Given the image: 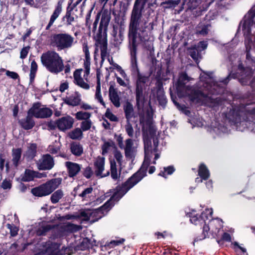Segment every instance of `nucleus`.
<instances>
[{
	"label": "nucleus",
	"instance_id": "nucleus-1",
	"mask_svg": "<svg viewBox=\"0 0 255 255\" xmlns=\"http://www.w3.org/2000/svg\"><path fill=\"white\" fill-rule=\"evenodd\" d=\"M143 0H135L131 11L128 27L131 60L134 75L136 103H143V75L140 72L136 59V47L142 43L143 24L142 21Z\"/></svg>",
	"mask_w": 255,
	"mask_h": 255
},
{
	"label": "nucleus",
	"instance_id": "nucleus-2",
	"mask_svg": "<svg viewBox=\"0 0 255 255\" xmlns=\"http://www.w3.org/2000/svg\"><path fill=\"white\" fill-rule=\"evenodd\" d=\"M143 168V161L141 165L139 171L133 174L121 186H117L116 192L103 205L90 212L91 218H95V219H91V222H95L102 218L114 206V202L119 201L131 188L143 178V174L140 172Z\"/></svg>",
	"mask_w": 255,
	"mask_h": 255
},
{
	"label": "nucleus",
	"instance_id": "nucleus-3",
	"mask_svg": "<svg viewBox=\"0 0 255 255\" xmlns=\"http://www.w3.org/2000/svg\"><path fill=\"white\" fill-rule=\"evenodd\" d=\"M147 96L144 92V146H145L146 144L148 145L149 140L151 145L150 140L152 139L153 145L156 148L158 145V140L157 138L155 137L157 129L153 119L155 109L151 105V95L147 103L145 100V97Z\"/></svg>",
	"mask_w": 255,
	"mask_h": 255
},
{
	"label": "nucleus",
	"instance_id": "nucleus-4",
	"mask_svg": "<svg viewBox=\"0 0 255 255\" xmlns=\"http://www.w3.org/2000/svg\"><path fill=\"white\" fill-rule=\"evenodd\" d=\"M212 209H206L200 215L201 225H203L202 233L194 239L195 242L202 241L206 238H216L217 237V234L221 231L220 223L214 221L211 222V228L206 223V221L209 219V216H212Z\"/></svg>",
	"mask_w": 255,
	"mask_h": 255
},
{
	"label": "nucleus",
	"instance_id": "nucleus-5",
	"mask_svg": "<svg viewBox=\"0 0 255 255\" xmlns=\"http://www.w3.org/2000/svg\"><path fill=\"white\" fill-rule=\"evenodd\" d=\"M40 60L42 65L51 73L57 74L64 69L61 57L55 51L49 50L43 53Z\"/></svg>",
	"mask_w": 255,
	"mask_h": 255
},
{
	"label": "nucleus",
	"instance_id": "nucleus-6",
	"mask_svg": "<svg viewBox=\"0 0 255 255\" xmlns=\"http://www.w3.org/2000/svg\"><path fill=\"white\" fill-rule=\"evenodd\" d=\"M110 20V14L107 13L102 14L97 34V42L100 45L102 62H103L106 57H110L109 53L107 51V30Z\"/></svg>",
	"mask_w": 255,
	"mask_h": 255
},
{
	"label": "nucleus",
	"instance_id": "nucleus-7",
	"mask_svg": "<svg viewBox=\"0 0 255 255\" xmlns=\"http://www.w3.org/2000/svg\"><path fill=\"white\" fill-rule=\"evenodd\" d=\"M74 43V37L67 33L53 34L50 38V45L58 51L68 49Z\"/></svg>",
	"mask_w": 255,
	"mask_h": 255
},
{
	"label": "nucleus",
	"instance_id": "nucleus-8",
	"mask_svg": "<svg viewBox=\"0 0 255 255\" xmlns=\"http://www.w3.org/2000/svg\"><path fill=\"white\" fill-rule=\"evenodd\" d=\"M61 178H55L47 181L31 189V193L35 196L43 197L50 195L58 188L62 182Z\"/></svg>",
	"mask_w": 255,
	"mask_h": 255
},
{
	"label": "nucleus",
	"instance_id": "nucleus-9",
	"mask_svg": "<svg viewBox=\"0 0 255 255\" xmlns=\"http://www.w3.org/2000/svg\"><path fill=\"white\" fill-rule=\"evenodd\" d=\"M253 71L250 67H244L242 64L238 66L239 79L240 82L243 85L255 86V76L251 80L253 75Z\"/></svg>",
	"mask_w": 255,
	"mask_h": 255
},
{
	"label": "nucleus",
	"instance_id": "nucleus-10",
	"mask_svg": "<svg viewBox=\"0 0 255 255\" xmlns=\"http://www.w3.org/2000/svg\"><path fill=\"white\" fill-rule=\"evenodd\" d=\"M30 112L32 113L34 117L38 119H45L50 117L53 111L47 107H41L39 102L34 103L30 109Z\"/></svg>",
	"mask_w": 255,
	"mask_h": 255
},
{
	"label": "nucleus",
	"instance_id": "nucleus-11",
	"mask_svg": "<svg viewBox=\"0 0 255 255\" xmlns=\"http://www.w3.org/2000/svg\"><path fill=\"white\" fill-rule=\"evenodd\" d=\"M54 164V159L49 154L43 155L36 162L38 169L41 170H51Z\"/></svg>",
	"mask_w": 255,
	"mask_h": 255
},
{
	"label": "nucleus",
	"instance_id": "nucleus-12",
	"mask_svg": "<svg viewBox=\"0 0 255 255\" xmlns=\"http://www.w3.org/2000/svg\"><path fill=\"white\" fill-rule=\"evenodd\" d=\"M74 119L70 116L62 117L56 121L57 127L62 131L70 129L73 125Z\"/></svg>",
	"mask_w": 255,
	"mask_h": 255
},
{
	"label": "nucleus",
	"instance_id": "nucleus-13",
	"mask_svg": "<svg viewBox=\"0 0 255 255\" xmlns=\"http://www.w3.org/2000/svg\"><path fill=\"white\" fill-rule=\"evenodd\" d=\"M105 162V158L101 156H98L94 162L95 174L96 176L104 177L109 175V171H108L106 174L102 175V173L104 170Z\"/></svg>",
	"mask_w": 255,
	"mask_h": 255
},
{
	"label": "nucleus",
	"instance_id": "nucleus-14",
	"mask_svg": "<svg viewBox=\"0 0 255 255\" xmlns=\"http://www.w3.org/2000/svg\"><path fill=\"white\" fill-rule=\"evenodd\" d=\"M63 2V0H58L57 5L55 7L54 10L53 11L52 14L50 16L49 22L45 28V29L46 30H48L50 29V27L53 25L55 21L59 16L60 14L62 12Z\"/></svg>",
	"mask_w": 255,
	"mask_h": 255
},
{
	"label": "nucleus",
	"instance_id": "nucleus-15",
	"mask_svg": "<svg viewBox=\"0 0 255 255\" xmlns=\"http://www.w3.org/2000/svg\"><path fill=\"white\" fill-rule=\"evenodd\" d=\"M145 47H146L148 51H149V56L148 58L150 60V61L152 64V66L150 68L151 71H155L156 69L157 63L158 62V61L156 59L154 55L152 42L149 41L146 42L144 40V48Z\"/></svg>",
	"mask_w": 255,
	"mask_h": 255
},
{
	"label": "nucleus",
	"instance_id": "nucleus-16",
	"mask_svg": "<svg viewBox=\"0 0 255 255\" xmlns=\"http://www.w3.org/2000/svg\"><path fill=\"white\" fill-rule=\"evenodd\" d=\"M65 165L67 168L68 176L70 178L77 176L81 169V165L71 161H66Z\"/></svg>",
	"mask_w": 255,
	"mask_h": 255
},
{
	"label": "nucleus",
	"instance_id": "nucleus-17",
	"mask_svg": "<svg viewBox=\"0 0 255 255\" xmlns=\"http://www.w3.org/2000/svg\"><path fill=\"white\" fill-rule=\"evenodd\" d=\"M188 97L191 102L198 104L201 102L202 98L207 97V94L201 90L194 89L191 90Z\"/></svg>",
	"mask_w": 255,
	"mask_h": 255
},
{
	"label": "nucleus",
	"instance_id": "nucleus-18",
	"mask_svg": "<svg viewBox=\"0 0 255 255\" xmlns=\"http://www.w3.org/2000/svg\"><path fill=\"white\" fill-rule=\"evenodd\" d=\"M109 96L111 102L116 108H119L121 106L120 97L117 89L113 85H111L109 89Z\"/></svg>",
	"mask_w": 255,
	"mask_h": 255
},
{
	"label": "nucleus",
	"instance_id": "nucleus-19",
	"mask_svg": "<svg viewBox=\"0 0 255 255\" xmlns=\"http://www.w3.org/2000/svg\"><path fill=\"white\" fill-rule=\"evenodd\" d=\"M34 116L32 113L30 112V109L27 112V115L24 119L19 121L21 127L25 130L30 129L35 126V122L33 120Z\"/></svg>",
	"mask_w": 255,
	"mask_h": 255
},
{
	"label": "nucleus",
	"instance_id": "nucleus-20",
	"mask_svg": "<svg viewBox=\"0 0 255 255\" xmlns=\"http://www.w3.org/2000/svg\"><path fill=\"white\" fill-rule=\"evenodd\" d=\"M42 177V174L38 172L30 169H26L21 180L24 182H29L34 180L35 178H40Z\"/></svg>",
	"mask_w": 255,
	"mask_h": 255
},
{
	"label": "nucleus",
	"instance_id": "nucleus-21",
	"mask_svg": "<svg viewBox=\"0 0 255 255\" xmlns=\"http://www.w3.org/2000/svg\"><path fill=\"white\" fill-rule=\"evenodd\" d=\"M22 154L20 148H13L12 150V162L14 167H17L20 163Z\"/></svg>",
	"mask_w": 255,
	"mask_h": 255
},
{
	"label": "nucleus",
	"instance_id": "nucleus-22",
	"mask_svg": "<svg viewBox=\"0 0 255 255\" xmlns=\"http://www.w3.org/2000/svg\"><path fill=\"white\" fill-rule=\"evenodd\" d=\"M198 174L204 180H207L210 177V173L209 170L204 163H202L199 165Z\"/></svg>",
	"mask_w": 255,
	"mask_h": 255
},
{
	"label": "nucleus",
	"instance_id": "nucleus-23",
	"mask_svg": "<svg viewBox=\"0 0 255 255\" xmlns=\"http://www.w3.org/2000/svg\"><path fill=\"white\" fill-rule=\"evenodd\" d=\"M81 100L80 96L76 93L75 95L66 97L64 100V102L68 105L75 107L80 104Z\"/></svg>",
	"mask_w": 255,
	"mask_h": 255
},
{
	"label": "nucleus",
	"instance_id": "nucleus-24",
	"mask_svg": "<svg viewBox=\"0 0 255 255\" xmlns=\"http://www.w3.org/2000/svg\"><path fill=\"white\" fill-rule=\"evenodd\" d=\"M74 83L80 87L86 90L90 88L89 84L86 83L83 79L81 77L80 73L77 70L75 71L74 73Z\"/></svg>",
	"mask_w": 255,
	"mask_h": 255
},
{
	"label": "nucleus",
	"instance_id": "nucleus-25",
	"mask_svg": "<svg viewBox=\"0 0 255 255\" xmlns=\"http://www.w3.org/2000/svg\"><path fill=\"white\" fill-rule=\"evenodd\" d=\"M70 150L73 154L77 156H79L81 155L83 152V148L80 143L73 142L70 144Z\"/></svg>",
	"mask_w": 255,
	"mask_h": 255
},
{
	"label": "nucleus",
	"instance_id": "nucleus-26",
	"mask_svg": "<svg viewBox=\"0 0 255 255\" xmlns=\"http://www.w3.org/2000/svg\"><path fill=\"white\" fill-rule=\"evenodd\" d=\"M111 176L114 180H119L120 178L121 171L118 172L116 162L114 160H110Z\"/></svg>",
	"mask_w": 255,
	"mask_h": 255
},
{
	"label": "nucleus",
	"instance_id": "nucleus-27",
	"mask_svg": "<svg viewBox=\"0 0 255 255\" xmlns=\"http://www.w3.org/2000/svg\"><path fill=\"white\" fill-rule=\"evenodd\" d=\"M189 80V77L185 73L181 74L176 83L177 90L183 89L185 86V81Z\"/></svg>",
	"mask_w": 255,
	"mask_h": 255
},
{
	"label": "nucleus",
	"instance_id": "nucleus-28",
	"mask_svg": "<svg viewBox=\"0 0 255 255\" xmlns=\"http://www.w3.org/2000/svg\"><path fill=\"white\" fill-rule=\"evenodd\" d=\"M37 152V145L35 143H31L25 153V156L28 160H31L36 156Z\"/></svg>",
	"mask_w": 255,
	"mask_h": 255
},
{
	"label": "nucleus",
	"instance_id": "nucleus-29",
	"mask_svg": "<svg viewBox=\"0 0 255 255\" xmlns=\"http://www.w3.org/2000/svg\"><path fill=\"white\" fill-rule=\"evenodd\" d=\"M68 136L74 140H81L83 137L82 130L79 128H77L68 133Z\"/></svg>",
	"mask_w": 255,
	"mask_h": 255
},
{
	"label": "nucleus",
	"instance_id": "nucleus-30",
	"mask_svg": "<svg viewBox=\"0 0 255 255\" xmlns=\"http://www.w3.org/2000/svg\"><path fill=\"white\" fill-rule=\"evenodd\" d=\"M230 121L236 124L241 121L240 112L235 110L230 111L226 116Z\"/></svg>",
	"mask_w": 255,
	"mask_h": 255
},
{
	"label": "nucleus",
	"instance_id": "nucleus-31",
	"mask_svg": "<svg viewBox=\"0 0 255 255\" xmlns=\"http://www.w3.org/2000/svg\"><path fill=\"white\" fill-rule=\"evenodd\" d=\"M64 196L62 190L58 189L53 193L50 197V201L53 204L57 203Z\"/></svg>",
	"mask_w": 255,
	"mask_h": 255
},
{
	"label": "nucleus",
	"instance_id": "nucleus-32",
	"mask_svg": "<svg viewBox=\"0 0 255 255\" xmlns=\"http://www.w3.org/2000/svg\"><path fill=\"white\" fill-rule=\"evenodd\" d=\"M73 8L72 7L70 9L67 10L65 15L63 17L62 20L64 21L66 20L65 24L67 26H69L72 24V22L75 21V18L72 15V11Z\"/></svg>",
	"mask_w": 255,
	"mask_h": 255
},
{
	"label": "nucleus",
	"instance_id": "nucleus-33",
	"mask_svg": "<svg viewBox=\"0 0 255 255\" xmlns=\"http://www.w3.org/2000/svg\"><path fill=\"white\" fill-rule=\"evenodd\" d=\"M91 117V114L89 112L79 111L76 113L75 117L78 120L86 121L89 120Z\"/></svg>",
	"mask_w": 255,
	"mask_h": 255
},
{
	"label": "nucleus",
	"instance_id": "nucleus-34",
	"mask_svg": "<svg viewBox=\"0 0 255 255\" xmlns=\"http://www.w3.org/2000/svg\"><path fill=\"white\" fill-rule=\"evenodd\" d=\"M175 169L173 166H168L166 167H164V170L160 171L158 175L166 178V174L171 175L175 171Z\"/></svg>",
	"mask_w": 255,
	"mask_h": 255
},
{
	"label": "nucleus",
	"instance_id": "nucleus-35",
	"mask_svg": "<svg viewBox=\"0 0 255 255\" xmlns=\"http://www.w3.org/2000/svg\"><path fill=\"white\" fill-rule=\"evenodd\" d=\"M156 98L159 105L162 107H164L167 103V99L165 96L164 92L156 93Z\"/></svg>",
	"mask_w": 255,
	"mask_h": 255
},
{
	"label": "nucleus",
	"instance_id": "nucleus-36",
	"mask_svg": "<svg viewBox=\"0 0 255 255\" xmlns=\"http://www.w3.org/2000/svg\"><path fill=\"white\" fill-rule=\"evenodd\" d=\"M45 252L48 255L52 254L54 250L57 248V245L56 243L51 242H47L45 245Z\"/></svg>",
	"mask_w": 255,
	"mask_h": 255
},
{
	"label": "nucleus",
	"instance_id": "nucleus-37",
	"mask_svg": "<svg viewBox=\"0 0 255 255\" xmlns=\"http://www.w3.org/2000/svg\"><path fill=\"white\" fill-rule=\"evenodd\" d=\"M200 0H185V2L186 3L187 9L193 10L198 6Z\"/></svg>",
	"mask_w": 255,
	"mask_h": 255
},
{
	"label": "nucleus",
	"instance_id": "nucleus-38",
	"mask_svg": "<svg viewBox=\"0 0 255 255\" xmlns=\"http://www.w3.org/2000/svg\"><path fill=\"white\" fill-rule=\"evenodd\" d=\"M92 122L90 119L83 121L81 123L80 128L82 131H86L89 130L92 127Z\"/></svg>",
	"mask_w": 255,
	"mask_h": 255
},
{
	"label": "nucleus",
	"instance_id": "nucleus-39",
	"mask_svg": "<svg viewBox=\"0 0 255 255\" xmlns=\"http://www.w3.org/2000/svg\"><path fill=\"white\" fill-rule=\"evenodd\" d=\"M219 233V232L217 234V235ZM218 236L216 238L217 239V242L219 245H222L223 244L224 241H226L227 242H231V237L230 234L224 232L223 233L221 239H217Z\"/></svg>",
	"mask_w": 255,
	"mask_h": 255
},
{
	"label": "nucleus",
	"instance_id": "nucleus-40",
	"mask_svg": "<svg viewBox=\"0 0 255 255\" xmlns=\"http://www.w3.org/2000/svg\"><path fill=\"white\" fill-rule=\"evenodd\" d=\"M114 145L115 143L113 141H105L102 146V154L103 155L107 154L108 152L110 147L113 146Z\"/></svg>",
	"mask_w": 255,
	"mask_h": 255
},
{
	"label": "nucleus",
	"instance_id": "nucleus-41",
	"mask_svg": "<svg viewBox=\"0 0 255 255\" xmlns=\"http://www.w3.org/2000/svg\"><path fill=\"white\" fill-rule=\"evenodd\" d=\"M83 175L87 179H90L94 174V171L92 168L90 166H88L83 169L82 171Z\"/></svg>",
	"mask_w": 255,
	"mask_h": 255
},
{
	"label": "nucleus",
	"instance_id": "nucleus-42",
	"mask_svg": "<svg viewBox=\"0 0 255 255\" xmlns=\"http://www.w3.org/2000/svg\"><path fill=\"white\" fill-rule=\"evenodd\" d=\"M190 222L195 225H200L201 227L203 226V225H201V221H200V216L197 215H193L192 213H190L189 215Z\"/></svg>",
	"mask_w": 255,
	"mask_h": 255
},
{
	"label": "nucleus",
	"instance_id": "nucleus-43",
	"mask_svg": "<svg viewBox=\"0 0 255 255\" xmlns=\"http://www.w3.org/2000/svg\"><path fill=\"white\" fill-rule=\"evenodd\" d=\"M93 191V188L92 187H89L85 189L81 193L79 194V196L81 197L83 200L89 197L90 194H91Z\"/></svg>",
	"mask_w": 255,
	"mask_h": 255
},
{
	"label": "nucleus",
	"instance_id": "nucleus-44",
	"mask_svg": "<svg viewBox=\"0 0 255 255\" xmlns=\"http://www.w3.org/2000/svg\"><path fill=\"white\" fill-rule=\"evenodd\" d=\"M95 98L103 105L106 107V105L103 101L101 93V86H96V90L95 94Z\"/></svg>",
	"mask_w": 255,
	"mask_h": 255
},
{
	"label": "nucleus",
	"instance_id": "nucleus-45",
	"mask_svg": "<svg viewBox=\"0 0 255 255\" xmlns=\"http://www.w3.org/2000/svg\"><path fill=\"white\" fill-rule=\"evenodd\" d=\"M175 105L177 106V108L181 111L185 115L189 116L191 115V112L188 110V108L185 105H180L177 102L174 101Z\"/></svg>",
	"mask_w": 255,
	"mask_h": 255
},
{
	"label": "nucleus",
	"instance_id": "nucleus-46",
	"mask_svg": "<svg viewBox=\"0 0 255 255\" xmlns=\"http://www.w3.org/2000/svg\"><path fill=\"white\" fill-rule=\"evenodd\" d=\"M6 227L10 230V234L11 237H15L18 234L19 229L14 225L7 224Z\"/></svg>",
	"mask_w": 255,
	"mask_h": 255
},
{
	"label": "nucleus",
	"instance_id": "nucleus-47",
	"mask_svg": "<svg viewBox=\"0 0 255 255\" xmlns=\"http://www.w3.org/2000/svg\"><path fill=\"white\" fill-rule=\"evenodd\" d=\"M150 163V159L147 155L146 147L144 146V177L146 176V171Z\"/></svg>",
	"mask_w": 255,
	"mask_h": 255
},
{
	"label": "nucleus",
	"instance_id": "nucleus-48",
	"mask_svg": "<svg viewBox=\"0 0 255 255\" xmlns=\"http://www.w3.org/2000/svg\"><path fill=\"white\" fill-rule=\"evenodd\" d=\"M115 45H119L122 43L124 39L123 33L120 30L119 34H117L116 36H113Z\"/></svg>",
	"mask_w": 255,
	"mask_h": 255
},
{
	"label": "nucleus",
	"instance_id": "nucleus-49",
	"mask_svg": "<svg viewBox=\"0 0 255 255\" xmlns=\"http://www.w3.org/2000/svg\"><path fill=\"white\" fill-rule=\"evenodd\" d=\"M125 117L127 121H130L132 118H136L137 115L134 113L133 110H124Z\"/></svg>",
	"mask_w": 255,
	"mask_h": 255
},
{
	"label": "nucleus",
	"instance_id": "nucleus-50",
	"mask_svg": "<svg viewBox=\"0 0 255 255\" xmlns=\"http://www.w3.org/2000/svg\"><path fill=\"white\" fill-rule=\"evenodd\" d=\"M207 94V97L204 98L206 99V101L213 105H218L219 103L220 99L218 98H213L212 96H209V94Z\"/></svg>",
	"mask_w": 255,
	"mask_h": 255
},
{
	"label": "nucleus",
	"instance_id": "nucleus-51",
	"mask_svg": "<svg viewBox=\"0 0 255 255\" xmlns=\"http://www.w3.org/2000/svg\"><path fill=\"white\" fill-rule=\"evenodd\" d=\"M180 1V0H168L167 1H165V2H164V4L167 5L166 6V7H168V8L175 7L179 4Z\"/></svg>",
	"mask_w": 255,
	"mask_h": 255
},
{
	"label": "nucleus",
	"instance_id": "nucleus-52",
	"mask_svg": "<svg viewBox=\"0 0 255 255\" xmlns=\"http://www.w3.org/2000/svg\"><path fill=\"white\" fill-rule=\"evenodd\" d=\"M125 129L128 135L132 137L133 135V129L129 121H127V125L125 126Z\"/></svg>",
	"mask_w": 255,
	"mask_h": 255
},
{
	"label": "nucleus",
	"instance_id": "nucleus-53",
	"mask_svg": "<svg viewBox=\"0 0 255 255\" xmlns=\"http://www.w3.org/2000/svg\"><path fill=\"white\" fill-rule=\"evenodd\" d=\"M12 186V181L10 180L5 179L3 180L1 187L4 190L10 189Z\"/></svg>",
	"mask_w": 255,
	"mask_h": 255
},
{
	"label": "nucleus",
	"instance_id": "nucleus-54",
	"mask_svg": "<svg viewBox=\"0 0 255 255\" xmlns=\"http://www.w3.org/2000/svg\"><path fill=\"white\" fill-rule=\"evenodd\" d=\"M105 116L112 122H117L118 121V118L114 115L109 109H108L106 112Z\"/></svg>",
	"mask_w": 255,
	"mask_h": 255
},
{
	"label": "nucleus",
	"instance_id": "nucleus-55",
	"mask_svg": "<svg viewBox=\"0 0 255 255\" xmlns=\"http://www.w3.org/2000/svg\"><path fill=\"white\" fill-rule=\"evenodd\" d=\"M30 49L29 46H26L23 47L20 51V58L22 59H25L29 52Z\"/></svg>",
	"mask_w": 255,
	"mask_h": 255
},
{
	"label": "nucleus",
	"instance_id": "nucleus-56",
	"mask_svg": "<svg viewBox=\"0 0 255 255\" xmlns=\"http://www.w3.org/2000/svg\"><path fill=\"white\" fill-rule=\"evenodd\" d=\"M156 85L157 87L156 93L163 92V83L162 80L160 78L157 80Z\"/></svg>",
	"mask_w": 255,
	"mask_h": 255
},
{
	"label": "nucleus",
	"instance_id": "nucleus-57",
	"mask_svg": "<svg viewBox=\"0 0 255 255\" xmlns=\"http://www.w3.org/2000/svg\"><path fill=\"white\" fill-rule=\"evenodd\" d=\"M114 157L118 163L121 165L123 159V155L121 152L119 150H116L114 152Z\"/></svg>",
	"mask_w": 255,
	"mask_h": 255
},
{
	"label": "nucleus",
	"instance_id": "nucleus-58",
	"mask_svg": "<svg viewBox=\"0 0 255 255\" xmlns=\"http://www.w3.org/2000/svg\"><path fill=\"white\" fill-rule=\"evenodd\" d=\"M84 68L85 72L88 75L90 73V58H85L84 60Z\"/></svg>",
	"mask_w": 255,
	"mask_h": 255
},
{
	"label": "nucleus",
	"instance_id": "nucleus-59",
	"mask_svg": "<svg viewBox=\"0 0 255 255\" xmlns=\"http://www.w3.org/2000/svg\"><path fill=\"white\" fill-rule=\"evenodd\" d=\"M5 74L7 76H8L14 80L19 78V76L18 74L15 72L7 70V71H6Z\"/></svg>",
	"mask_w": 255,
	"mask_h": 255
},
{
	"label": "nucleus",
	"instance_id": "nucleus-60",
	"mask_svg": "<svg viewBox=\"0 0 255 255\" xmlns=\"http://www.w3.org/2000/svg\"><path fill=\"white\" fill-rule=\"evenodd\" d=\"M92 9H91L88 13L86 14V26L90 28L91 24V20L90 19L91 16Z\"/></svg>",
	"mask_w": 255,
	"mask_h": 255
},
{
	"label": "nucleus",
	"instance_id": "nucleus-61",
	"mask_svg": "<svg viewBox=\"0 0 255 255\" xmlns=\"http://www.w3.org/2000/svg\"><path fill=\"white\" fill-rule=\"evenodd\" d=\"M80 215L81 217L84 218V220L85 221H89L91 219V216L90 215V212H87L85 211L81 212L80 213Z\"/></svg>",
	"mask_w": 255,
	"mask_h": 255
},
{
	"label": "nucleus",
	"instance_id": "nucleus-62",
	"mask_svg": "<svg viewBox=\"0 0 255 255\" xmlns=\"http://www.w3.org/2000/svg\"><path fill=\"white\" fill-rule=\"evenodd\" d=\"M124 241H125V240L123 239L122 240H116V241L113 240V241H112L110 243V246L111 247H114L115 246H119V245L123 244Z\"/></svg>",
	"mask_w": 255,
	"mask_h": 255
},
{
	"label": "nucleus",
	"instance_id": "nucleus-63",
	"mask_svg": "<svg viewBox=\"0 0 255 255\" xmlns=\"http://www.w3.org/2000/svg\"><path fill=\"white\" fill-rule=\"evenodd\" d=\"M68 87L69 85L67 82L62 83L59 86V91L62 93L64 92Z\"/></svg>",
	"mask_w": 255,
	"mask_h": 255
},
{
	"label": "nucleus",
	"instance_id": "nucleus-64",
	"mask_svg": "<svg viewBox=\"0 0 255 255\" xmlns=\"http://www.w3.org/2000/svg\"><path fill=\"white\" fill-rule=\"evenodd\" d=\"M190 55L195 61L198 60L199 53L195 49H194L190 52Z\"/></svg>",
	"mask_w": 255,
	"mask_h": 255
}]
</instances>
